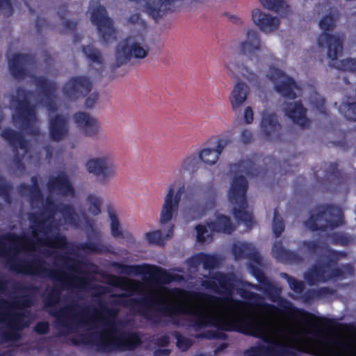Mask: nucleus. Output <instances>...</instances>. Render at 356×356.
<instances>
[{
  "label": "nucleus",
  "instance_id": "f257e3e1",
  "mask_svg": "<svg viewBox=\"0 0 356 356\" xmlns=\"http://www.w3.org/2000/svg\"><path fill=\"white\" fill-rule=\"evenodd\" d=\"M145 302L149 307L157 306L169 314H191L202 325L225 329L236 327L270 343L319 356H336L334 348L312 325L291 322L273 307H267L261 314L254 315L249 305L231 298L222 300L179 289L169 290L164 286L150 290Z\"/></svg>",
  "mask_w": 356,
  "mask_h": 356
},
{
  "label": "nucleus",
  "instance_id": "f03ea898",
  "mask_svg": "<svg viewBox=\"0 0 356 356\" xmlns=\"http://www.w3.org/2000/svg\"><path fill=\"white\" fill-rule=\"evenodd\" d=\"M186 181L181 177H175L169 184L163 197V202L160 213V223L168 224L175 213L180 209L185 212V200L186 198Z\"/></svg>",
  "mask_w": 356,
  "mask_h": 356
},
{
  "label": "nucleus",
  "instance_id": "7ed1b4c3",
  "mask_svg": "<svg viewBox=\"0 0 356 356\" xmlns=\"http://www.w3.org/2000/svg\"><path fill=\"white\" fill-rule=\"evenodd\" d=\"M259 47L257 34L254 31L248 32L247 38L240 44L241 50L244 55L226 63V67L232 73L246 75V73L257 63V56L254 54V51L258 50Z\"/></svg>",
  "mask_w": 356,
  "mask_h": 356
},
{
  "label": "nucleus",
  "instance_id": "20e7f679",
  "mask_svg": "<svg viewBox=\"0 0 356 356\" xmlns=\"http://www.w3.org/2000/svg\"><path fill=\"white\" fill-rule=\"evenodd\" d=\"M95 321L106 324L104 332L100 336V341L109 349H131L139 342V338L136 334L119 333L111 320L106 321L101 316L95 317Z\"/></svg>",
  "mask_w": 356,
  "mask_h": 356
},
{
  "label": "nucleus",
  "instance_id": "39448f33",
  "mask_svg": "<svg viewBox=\"0 0 356 356\" xmlns=\"http://www.w3.org/2000/svg\"><path fill=\"white\" fill-rule=\"evenodd\" d=\"M85 165L89 173L99 177L103 181H108L117 175L115 156L108 150L98 152L87 160Z\"/></svg>",
  "mask_w": 356,
  "mask_h": 356
},
{
  "label": "nucleus",
  "instance_id": "423d86ee",
  "mask_svg": "<svg viewBox=\"0 0 356 356\" xmlns=\"http://www.w3.org/2000/svg\"><path fill=\"white\" fill-rule=\"evenodd\" d=\"M245 184L243 179L236 180L231 184L228 192L229 200L234 204V214L236 218L241 219L249 227L252 221L250 212L247 210L245 198Z\"/></svg>",
  "mask_w": 356,
  "mask_h": 356
},
{
  "label": "nucleus",
  "instance_id": "0eeeda50",
  "mask_svg": "<svg viewBox=\"0 0 356 356\" xmlns=\"http://www.w3.org/2000/svg\"><path fill=\"white\" fill-rule=\"evenodd\" d=\"M266 77L273 84L275 88L282 95L293 97L298 90L294 81L284 72L275 67H270L266 72Z\"/></svg>",
  "mask_w": 356,
  "mask_h": 356
},
{
  "label": "nucleus",
  "instance_id": "6e6552de",
  "mask_svg": "<svg viewBox=\"0 0 356 356\" xmlns=\"http://www.w3.org/2000/svg\"><path fill=\"white\" fill-rule=\"evenodd\" d=\"M33 234L34 238L37 241L36 243L26 238H18L15 243V248L18 250H31L39 248L42 245L60 248L65 243L63 239H50L47 233L39 234L36 231H33Z\"/></svg>",
  "mask_w": 356,
  "mask_h": 356
},
{
  "label": "nucleus",
  "instance_id": "1a4fd4ad",
  "mask_svg": "<svg viewBox=\"0 0 356 356\" xmlns=\"http://www.w3.org/2000/svg\"><path fill=\"white\" fill-rule=\"evenodd\" d=\"M148 53V48L141 39H129L118 47V56L124 58H143Z\"/></svg>",
  "mask_w": 356,
  "mask_h": 356
},
{
  "label": "nucleus",
  "instance_id": "9d476101",
  "mask_svg": "<svg viewBox=\"0 0 356 356\" xmlns=\"http://www.w3.org/2000/svg\"><path fill=\"white\" fill-rule=\"evenodd\" d=\"M196 229L197 239L203 241L215 230L218 232H230L232 228L226 216H218L215 222H212L207 225H200L196 227Z\"/></svg>",
  "mask_w": 356,
  "mask_h": 356
},
{
  "label": "nucleus",
  "instance_id": "9b49d317",
  "mask_svg": "<svg viewBox=\"0 0 356 356\" xmlns=\"http://www.w3.org/2000/svg\"><path fill=\"white\" fill-rule=\"evenodd\" d=\"M283 111L284 114L298 126L307 127L310 124L306 110L299 102L287 103Z\"/></svg>",
  "mask_w": 356,
  "mask_h": 356
},
{
  "label": "nucleus",
  "instance_id": "f8f14e48",
  "mask_svg": "<svg viewBox=\"0 0 356 356\" xmlns=\"http://www.w3.org/2000/svg\"><path fill=\"white\" fill-rule=\"evenodd\" d=\"M74 122L86 136H94L102 133L100 123L88 114L76 113L74 115Z\"/></svg>",
  "mask_w": 356,
  "mask_h": 356
},
{
  "label": "nucleus",
  "instance_id": "ddd939ff",
  "mask_svg": "<svg viewBox=\"0 0 356 356\" xmlns=\"http://www.w3.org/2000/svg\"><path fill=\"white\" fill-rule=\"evenodd\" d=\"M318 45L321 49L327 47V56L332 60L337 59L341 54V41L336 36L322 34L318 40Z\"/></svg>",
  "mask_w": 356,
  "mask_h": 356
},
{
  "label": "nucleus",
  "instance_id": "4468645a",
  "mask_svg": "<svg viewBox=\"0 0 356 356\" xmlns=\"http://www.w3.org/2000/svg\"><path fill=\"white\" fill-rule=\"evenodd\" d=\"M248 95V86L241 81L236 82L229 95V103L232 110H238L246 102Z\"/></svg>",
  "mask_w": 356,
  "mask_h": 356
},
{
  "label": "nucleus",
  "instance_id": "2eb2a0df",
  "mask_svg": "<svg viewBox=\"0 0 356 356\" xmlns=\"http://www.w3.org/2000/svg\"><path fill=\"white\" fill-rule=\"evenodd\" d=\"M252 19L255 24L266 32L275 30L280 25L278 18L268 15L259 10L253 11Z\"/></svg>",
  "mask_w": 356,
  "mask_h": 356
},
{
  "label": "nucleus",
  "instance_id": "dca6fc26",
  "mask_svg": "<svg viewBox=\"0 0 356 356\" xmlns=\"http://www.w3.org/2000/svg\"><path fill=\"white\" fill-rule=\"evenodd\" d=\"M198 159L195 154H193L186 156L180 163L179 171L176 177L186 178L197 168Z\"/></svg>",
  "mask_w": 356,
  "mask_h": 356
},
{
  "label": "nucleus",
  "instance_id": "f3484780",
  "mask_svg": "<svg viewBox=\"0 0 356 356\" xmlns=\"http://www.w3.org/2000/svg\"><path fill=\"white\" fill-rule=\"evenodd\" d=\"M173 231L174 226L171 224H168L165 229L146 233L145 238L149 243H161L164 240L171 237Z\"/></svg>",
  "mask_w": 356,
  "mask_h": 356
},
{
  "label": "nucleus",
  "instance_id": "a211bd4d",
  "mask_svg": "<svg viewBox=\"0 0 356 356\" xmlns=\"http://www.w3.org/2000/svg\"><path fill=\"white\" fill-rule=\"evenodd\" d=\"M67 133V124L65 119L58 117L51 124V135L54 140H60Z\"/></svg>",
  "mask_w": 356,
  "mask_h": 356
},
{
  "label": "nucleus",
  "instance_id": "6ab92c4d",
  "mask_svg": "<svg viewBox=\"0 0 356 356\" xmlns=\"http://www.w3.org/2000/svg\"><path fill=\"white\" fill-rule=\"evenodd\" d=\"M98 15L99 16V19L93 15L92 19V21L99 26L100 31L103 33L108 32L111 33L113 31L112 29V24L111 20L106 16L105 10L104 8H99L98 10Z\"/></svg>",
  "mask_w": 356,
  "mask_h": 356
},
{
  "label": "nucleus",
  "instance_id": "aec40b11",
  "mask_svg": "<svg viewBox=\"0 0 356 356\" xmlns=\"http://www.w3.org/2000/svg\"><path fill=\"white\" fill-rule=\"evenodd\" d=\"M220 154L215 149H205L199 154L201 161L206 165H211L218 160Z\"/></svg>",
  "mask_w": 356,
  "mask_h": 356
},
{
  "label": "nucleus",
  "instance_id": "412c9836",
  "mask_svg": "<svg viewBox=\"0 0 356 356\" xmlns=\"http://www.w3.org/2000/svg\"><path fill=\"white\" fill-rule=\"evenodd\" d=\"M138 3L146 12L154 15L164 3V0H138Z\"/></svg>",
  "mask_w": 356,
  "mask_h": 356
},
{
  "label": "nucleus",
  "instance_id": "4be33fe9",
  "mask_svg": "<svg viewBox=\"0 0 356 356\" xmlns=\"http://www.w3.org/2000/svg\"><path fill=\"white\" fill-rule=\"evenodd\" d=\"M101 198L95 195H89L87 197V206L92 215H97L101 211Z\"/></svg>",
  "mask_w": 356,
  "mask_h": 356
},
{
  "label": "nucleus",
  "instance_id": "5701e85b",
  "mask_svg": "<svg viewBox=\"0 0 356 356\" xmlns=\"http://www.w3.org/2000/svg\"><path fill=\"white\" fill-rule=\"evenodd\" d=\"M261 129L267 135H270L277 129V124L273 115H268L263 118Z\"/></svg>",
  "mask_w": 356,
  "mask_h": 356
},
{
  "label": "nucleus",
  "instance_id": "b1692460",
  "mask_svg": "<svg viewBox=\"0 0 356 356\" xmlns=\"http://www.w3.org/2000/svg\"><path fill=\"white\" fill-rule=\"evenodd\" d=\"M340 110L346 118L356 120V104L343 105Z\"/></svg>",
  "mask_w": 356,
  "mask_h": 356
},
{
  "label": "nucleus",
  "instance_id": "393cba45",
  "mask_svg": "<svg viewBox=\"0 0 356 356\" xmlns=\"http://www.w3.org/2000/svg\"><path fill=\"white\" fill-rule=\"evenodd\" d=\"M261 3L268 9H278L283 5L282 0H260Z\"/></svg>",
  "mask_w": 356,
  "mask_h": 356
},
{
  "label": "nucleus",
  "instance_id": "a878e982",
  "mask_svg": "<svg viewBox=\"0 0 356 356\" xmlns=\"http://www.w3.org/2000/svg\"><path fill=\"white\" fill-rule=\"evenodd\" d=\"M254 119V113L252 108L250 106H246L244 108L242 112V120L245 124H250L252 122Z\"/></svg>",
  "mask_w": 356,
  "mask_h": 356
},
{
  "label": "nucleus",
  "instance_id": "bb28decb",
  "mask_svg": "<svg viewBox=\"0 0 356 356\" xmlns=\"http://www.w3.org/2000/svg\"><path fill=\"white\" fill-rule=\"evenodd\" d=\"M58 189L63 193L64 195L71 194L72 188L68 180L62 179L60 180L58 184Z\"/></svg>",
  "mask_w": 356,
  "mask_h": 356
},
{
  "label": "nucleus",
  "instance_id": "cd10ccee",
  "mask_svg": "<svg viewBox=\"0 0 356 356\" xmlns=\"http://www.w3.org/2000/svg\"><path fill=\"white\" fill-rule=\"evenodd\" d=\"M230 143H231V140L229 138H228L227 137L221 138L218 139L215 149L220 155V154L222 152V150L224 149V148L226 147L227 146H228Z\"/></svg>",
  "mask_w": 356,
  "mask_h": 356
},
{
  "label": "nucleus",
  "instance_id": "c85d7f7f",
  "mask_svg": "<svg viewBox=\"0 0 356 356\" xmlns=\"http://www.w3.org/2000/svg\"><path fill=\"white\" fill-rule=\"evenodd\" d=\"M284 229L283 222L281 219H280L277 216H275L273 225V230L274 233L277 235L281 234Z\"/></svg>",
  "mask_w": 356,
  "mask_h": 356
},
{
  "label": "nucleus",
  "instance_id": "c756f323",
  "mask_svg": "<svg viewBox=\"0 0 356 356\" xmlns=\"http://www.w3.org/2000/svg\"><path fill=\"white\" fill-rule=\"evenodd\" d=\"M111 229L113 236H120L122 235L119 222L115 218H111Z\"/></svg>",
  "mask_w": 356,
  "mask_h": 356
},
{
  "label": "nucleus",
  "instance_id": "7c9ffc66",
  "mask_svg": "<svg viewBox=\"0 0 356 356\" xmlns=\"http://www.w3.org/2000/svg\"><path fill=\"white\" fill-rule=\"evenodd\" d=\"M85 53L92 60L100 61L101 56L97 50L88 47L85 49Z\"/></svg>",
  "mask_w": 356,
  "mask_h": 356
},
{
  "label": "nucleus",
  "instance_id": "2f4dec72",
  "mask_svg": "<svg viewBox=\"0 0 356 356\" xmlns=\"http://www.w3.org/2000/svg\"><path fill=\"white\" fill-rule=\"evenodd\" d=\"M252 138V134L249 130L245 129L241 131L240 138L242 142L247 143L250 141Z\"/></svg>",
  "mask_w": 356,
  "mask_h": 356
},
{
  "label": "nucleus",
  "instance_id": "473e14b6",
  "mask_svg": "<svg viewBox=\"0 0 356 356\" xmlns=\"http://www.w3.org/2000/svg\"><path fill=\"white\" fill-rule=\"evenodd\" d=\"M289 282V284H290L291 289H293L295 291L300 290L301 284L300 283L297 282L294 280H290Z\"/></svg>",
  "mask_w": 356,
  "mask_h": 356
},
{
  "label": "nucleus",
  "instance_id": "72a5a7b5",
  "mask_svg": "<svg viewBox=\"0 0 356 356\" xmlns=\"http://www.w3.org/2000/svg\"><path fill=\"white\" fill-rule=\"evenodd\" d=\"M47 330V325L46 323L38 324L36 327V330L38 332L43 333Z\"/></svg>",
  "mask_w": 356,
  "mask_h": 356
},
{
  "label": "nucleus",
  "instance_id": "f704fd0d",
  "mask_svg": "<svg viewBox=\"0 0 356 356\" xmlns=\"http://www.w3.org/2000/svg\"><path fill=\"white\" fill-rule=\"evenodd\" d=\"M127 284H128L129 285H130L131 287H135L136 286V283L133 282H131V281H128V280H126L124 281Z\"/></svg>",
  "mask_w": 356,
  "mask_h": 356
},
{
  "label": "nucleus",
  "instance_id": "c9c22d12",
  "mask_svg": "<svg viewBox=\"0 0 356 356\" xmlns=\"http://www.w3.org/2000/svg\"><path fill=\"white\" fill-rule=\"evenodd\" d=\"M321 26L323 28V29H325L326 28V26H327V24L325 22V20H323L321 22Z\"/></svg>",
  "mask_w": 356,
  "mask_h": 356
},
{
  "label": "nucleus",
  "instance_id": "e433bc0d",
  "mask_svg": "<svg viewBox=\"0 0 356 356\" xmlns=\"http://www.w3.org/2000/svg\"><path fill=\"white\" fill-rule=\"evenodd\" d=\"M120 302L122 304H128V302L127 301V300H124V298L120 300Z\"/></svg>",
  "mask_w": 356,
  "mask_h": 356
},
{
  "label": "nucleus",
  "instance_id": "4c0bfd02",
  "mask_svg": "<svg viewBox=\"0 0 356 356\" xmlns=\"http://www.w3.org/2000/svg\"><path fill=\"white\" fill-rule=\"evenodd\" d=\"M307 226H309L311 229H313L316 228L315 226H312V225H310L309 222H307Z\"/></svg>",
  "mask_w": 356,
  "mask_h": 356
},
{
  "label": "nucleus",
  "instance_id": "58836bf2",
  "mask_svg": "<svg viewBox=\"0 0 356 356\" xmlns=\"http://www.w3.org/2000/svg\"><path fill=\"white\" fill-rule=\"evenodd\" d=\"M74 87H75V88H76V90H80V88H79V84H76V85L74 86Z\"/></svg>",
  "mask_w": 356,
  "mask_h": 356
}]
</instances>
